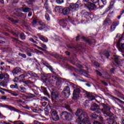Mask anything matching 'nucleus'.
I'll return each instance as SVG.
<instances>
[{"label": "nucleus", "mask_w": 124, "mask_h": 124, "mask_svg": "<svg viewBox=\"0 0 124 124\" xmlns=\"http://www.w3.org/2000/svg\"><path fill=\"white\" fill-rule=\"evenodd\" d=\"M76 115L78 117L76 122L77 124H88L90 122L88 114L82 109H78L76 112Z\"/></svg>", "instance_id": "f257e3e1"}, {"label": "nucleus", "mask_w": 124, "mask_h": 124, "mask_svg": "<svg viewBox=\"0 0 124 124\" xmlns=\"http://www.w3.org/2000/svg\"><path fill=\"white\" fill-rule=\"evenodd\" d=\"M103 108L102 109V111L104 115H107L108 117H112L113 113L110 112V108L107 105L104 104L103 105Z\"/></svg>", "instance_id": "f03ea898"}, {"label": "nucleus", "mask_w": 124, "mask_h": 124, "mask_svg": "<svg viewBox=\"0 0 124 124\" xmlns=\"http://www.w3.org/2000/svg\"><path fill=\"white\" fill-rule=\"evenodd\" d=\"M60 117L64 121H70L71 120V114L67 111L62 112Z\"/></svg>", "instance_id": "7ed1b4c3"}, {"label": "nucleus", "mask_w": 124, "mask_h": 124, "mask_svg": "<svg viewBox=\"0 0 124 124\" xmlns=\"http://www.w3.org/2000/svg\"><path fill=\"white\" fill-rule=\"evenodd\" d=\"M62 94L66 98H68L70 95V88L69 86H67L64 88L62 92Z\"/></svg>", "instance_id": "20e7f679"}, {"label": "nucleus", "mask_w": 124, "mask_h": 124, "mask_svg": "<svg viewBox=\"0 0 124 124\" xmlns=\"http://www.w3.org/2000/svg\"><path fill=\"white\" fill-rule=\"evenodd\" d=\"M50 114L51 115V118L53 121L57 122V121L60 120V117H59V115H58V112L55 110L52 109L50 111Z\"/></svg>", "instance_id": "39448f33"}, {"label": "nucleus", "mask_w": 124, "mask_h": 124, "mask_svg": "<svg viewBox=\"0 0 124 124\" xmlns=\"http://www.w3.org/2000/svg\"><path fill=\"white\" fill-rule=\"evenodd\" d=\"M80 93H81V89H80V88H78L75 89L73 92V99L75 100L78 99V98H79Z\"/></svg>", "instance_id": "423d86ee"}, {"label": "nucleus", "mask_w": 124, "mask_h": 124, "mask_svg": "<svg viewBox=\"0 0 124 124\" xmlns=\"http://www.w3.org/2000/svg\"><path fill=\"white\" fill-rule=\"evenodd\" d=\"M112 59L113 62H115V64H116V65L119 66L120 64H121V62L122 60H121L120 57L117 55H114L112 57Z\"/></svg>", "instance_id": "0eeeda50"}, {"label": "nucleus", "mask_w": 124, "mask_h": 124, "mask_svg": "<svg viewBox=\"0 0 124 124\" xmlns=\"http://www.w3.org/2000/svg\"><path fill=\"white\" fill-rule=\"evenodd\" d=\"M70 10L69 7H65L62 10V14L65 16H67L70 14Z\"/></svg>", "instance_id": "6e6552de"}, {"label": "nucleus", "mask_w": 124, "mask_h": 124, "mask_svg": "<svg viewBox=\"0 0 124 124\" xmlns=\"http://www.w3.org/2000/svg\"><path fill=\"white\" fill-rule=\"evenodd\" d=\"M87 8L90 10V11H92L96 9V6L95 4H93V3L88 2L87 3Z\"/></svg>", "instance_id": "1a4fd4ad"}, {"label": "nucleus", "mask_w": 124, "mask_h": 124, "mask_svg": "<svg viewBox=\"0 0 124 124\" xmlns=\"http://www.w3.org/2000/svg\"><path fill=\"white\" fill-rule=\"evenodd\" d=\"M37 35L39 37V39L43 42H45L46 43L48 42V38H47V37H44V36L41 35L40 33L37 34Z\"/></svg>", "instance_id": "9d476101"}, {"label": "nucleus", "mask_w": 124, "mask_h": 124, "mask_svg": "<svg viewBox=\"0 0 124 124\" xmlns=\"http://www.w3.org/2000/svg\"><path fill=\"white\" fill-rule=\"evenodd\" d=\"M91 109L92 111H96V112L100 111V108L96 104H94L91 106Z\"/></svg>", "instance_id": "9b49d317"}, {"label": "nucleus", "mask_w": 124, "mask_h": 124, "mask_svg": "<svg viewBox=\"0 0 124 124\" xmlns=\"http://www.w3.org/2000/svg\"><path fill=\"white\" fill-rule=\"evenodd\" d=\"M12 72L14 76H16L18 73H21V68L19 67L15 68Z\"/></svg>", "instance_id": "f8f14e48"}, {"label": "nucleus", "mask_w": 124, "mask_h": 124, "mask_svg": "<svg viewBox=\"0 0 124 124\" xmlns=\"http://www.w3.org/2000/svg\"><path fill=\"white\" fill-rule=\"evenodd\" d=\"M119 24L117 22V21H114L113 22L111 27H110V30L111 31H115V29H116V27L118 26Z\"/></svg>", "instance_id": "ddd939ff"}, {"label": "nucleus", "mask_w": 124, "mask_h": 124, "mask_svg": "<svg viewBox=\"0 0 124 124\" xmlns=\"http://www.w3.org/2000/svg\"><path fill=\"white\" fill-rule=\"evenodd\" d=\"M43 93H44L45 95H47V96H50V95L48 93V91H47V89L45 87H42L41 88Z\"/></svg>", "instance_id": "4468645a"}, {"label": "nucleus", "mask_w": 124, "mask_h": 124, "mask_svg": "<svg viewBox=\"0 0 124 124\" xmlns=\"http://www.w3.org/2000/svg\"><path fill=\"white\" fill-rule=\"evenodd\" d=\"M117 48H118L119 51H120V52H123V50H124V43L122 44L121 45L118 44Z\"/></svg>", "instance_id": "2eb2a0df"}, {"label": "nucleus", "mask_w": 124, "mask_h": 124, "mask_svg": "<svg viewBox=\"0 0 124 124\" xmlns=\"http://www.w3.org/2000/svg\"><path fill=\"white\" fill-rule=\"evenodd\" d=\"M111 24V20L109 18H106V20H104L103 25H105L106 26H109V25Z\"/></svg>", "instance_id": "dca6fc26"}, {"label": "nucleus", "mask_w": 124, "mask_h": 124, "mask_svg": "<svg viewBox=\"0 0 124 124\" xmlns=\"http://www.w3.org/2000/svg\"><path fill=\"white\" fill-rule=\"evenodd\" d=\"M87 96L88 98L91 101L93 100V99H94V96H93V94H92V93H88L87 94Z\"/></svg>", "instance_id": "f3484780"}, {"label": "nucleus", "mask_w": 124, "mask_h": 124, "mask_svg": "<svg viewBox=\"0 0 124 124\" xmlns=\"http://www.w3.org/2000/svg\"><path fill=\"white\" fill-rule=\"evenodd\" d=\"M27 95L25 96L26 98L28 99H31L34 97V95L31 93H27Z\"/></svg>", "instance_id": "a211bd4d"}, {"label": "nucleus", "mask_w": 124, "mask_h": 124, "mask_svg": "<svg viewBox=\"0 0 124 124\" xmlns=\"http://www.w3.org/2000/svg\"><path fill=\"white\" fill-rule=\"evenodd\" d=\"M62 84V80L61 79H58L56 82L57 87H60Z\"/></svg>", "instance_id": "6ab92c4d"}, {"label": "nucleus", "mask_w": 124, "mask_h": 124, "mask_svg": "<svg viewBox=\"0 0 124 124\" xmlns=\"http://www.w3.org/2000/svg\"><path fill=\"white\" fill-rule=\"evenodd\" d=\"M70 7L72 9H77L78 7H77V5H76L75 3H72L70 4Z\"/></svg>", "instance_id": "aec40b11"}, {"label": "nucleus", "mask_w": 124, "mask_h": 124, "mask_svg": "<svg viewBox=\"0 0 124 124\" xmlns=\"http://www.w3.org/2000/svg\"><path fill=\"white\" fill-rule=\"evenodd\" d=\"M52 96L53 98H55V99H58V97H59V93H56L53 92L52 93Z\"/></svg>", "instance_id": "412c9836"}, {"label": "nucleus", "mask_w": 124, "mask_h": 124, "mask_svg": "<svg viewBox=\"0 0 124 124\" xmlns=\"http://www.w3.org/2000/svg\"><path fill=\"white\" fill-rule=\"evenodd\" d=\"M63 106L66 108L67 110H70V106H69V105H68V103L67 102L63 104Z\"/></svg>", "instance_id": "4be33fe9"}, {"label": "nucleus", "mask_w": 124, "mask_h": 124, "mask_svg": "<svg viewBox=\"0 0 124 124\" xmlns=\"http://www.w3.org/2000/svg\"><path fill=\"white\" fill-rule=\"evenodd\" d=\"M31 10V9L29 8V7H25L23 8V9L22 10V12H24V13H27V12H30V11Z\"/></svg>", "instance_id": "5701e85b"}, {"label": "nucleus", "mask_w": 124, "mask_h": 124, "mask_svg": "<svg viewBox=\"0 0 124 124\" xmlns=\"http://www.w3.org/2000/svg\"><path fill=\"white\" fill-rule=\"evenodd\" d=\"M25 75H20L19 77H18V79H19V82H21L24 80H25Z\"/></svg>", "instance_id": "b1692460"}, {"label": "nucleus", "mask_w": 124, "mask_h": 124, "mask_svg": "<svg viewBox=\"0 0 124 124\" xmlns=\"http://www.w3.org/2000/svg\"><path fill=\"white\" fill-rule=\"evenodd\" d=\"M61 9H62V7L60 6H57L54 8V10L56 12H61Z\"/></svg>", "instance_id": "393cba45"}, {"label": "nucleus", "mask_w": 124, "mask_h": 124, "mask_svg": "<svg viewBox=\"0 0 124 124\" xmlns=\"http://www.w3.org/2000/svg\"><path fill=\"white\" fill-rule=\"evenodd\" d=\"M40 46L42 47V49H44V51H46L47 49V46L44 44L41 43Z\"/></svg>", "instance_id": "a878e982"}, {"label": "nucleus", "mask_w": 124, "mask_h": 124, "mask_svg": "<svg viewBox=\"0 0 124 124\" xmlns=\"http://www.w3.org/2000/svg\"><path fill=\"white\" fill-rule=\"evenodd\" d=\"M4 107H5L6 108H8L9 109H10V110H13V111H15V110H16V108L13 107H11L10 106L5 105Z\"/></svg>", "instance_id": "bb28decb"}, {"label": "nucleus", "mask_w": 124, "mask_h": 124, "mask_svg": "<svg viewBox=\"0 0 124 124\" xmlns=\"http://www.w3.org/2000/svg\"><path fill=\"white\" fill-rule=\"evenodd\" d=\"M8 20H9V21H11V22H12V23H13V24H16L17 23H18V21L17 20H14V19L10 17H8Z\"/></svg>", "instance_id": "cd10ccee"}, {"label": "nucleus", "mask_w": 124, "mask_h": 124, "mask_svg": "<svg viewBox=\"0 0 124 124\" xmlns=\"http://www.w3.org/2000/svg\"><path fill=\"white\" fill-rule=\"evenodd\" d=\"M22 82L24 84H25V85H27V86L29 85H31V80H30L23 81Z\"/></svg>", "instance_id": "c85d7f7f"}, {"label": "nucleus", "mask_w": 124, "mask_h": 124, "mask_svg": "<svg viewBox=\"0 0 124 124\" xmlns=\"http://www.w3.org/2000/svg\"><path fill=\"white\" fill-rule=\"evenodd\" d=\"M92 63L93 64H94L95 66L96 67H99V63H98V62H95V61L93 60L92 61Z\"/></svg>", "instance_id": "c756f323"}, {"label": "nucleus", "mask_w": 124, "mask_h": 124, "mask_svg": "<svg viewBox=\"0 0 124 124\" xmlns=\"http://www.w3.org/2000/svg\"><path fill=\"white\" fill-rule=\"evenodd\" d=\"M19 33L20 32L18 31H16L15 32L14 31L13 32V34H14V36H16V37H18Z\"/></svg>", "instance_id": "7c9ffc66"}, {"label": "nucleus", "mask_w": 124, "mask_h": 124, "mask_svg": "<svg viewBox=\"0 0 124 124\" xmlns=\"http://www.w3.org/2000/svg\"><path fill=\"white\" fill-rule=\"evenodd\" d=\"M18 84H17L16 83L15 85L12 84V85H10L11 89H18Z\"/></svg>", "instance_id": "2f4dec72"}, {"label": "nucleus", "mask_w": 124, "mask_h": 124, "mask_svg": "<svg viewBox=\"0 0 124 124\" xmlns=\"http://www.w3.org/2000/svg\"><path fill=\"white\" fill-rule=\"evenodd\" d=\"M104 56H105V57H106L107 59H108L109 56H110V54H109V52L108 51H105L104 52Z\"/></svg>", "instance_id": "473e14b6"}, {"label": "nucleus", "mask_w": 124, "mask_h": 124, "mask_svg": "<svg viewBox=\"0 0 124 124\" xmlns=\"http://www.w3.org/2000/svg\"><path fill=\"white\" fill-rule=\"evenodd\" d=\"M50 78H52V81H58V80L59 79V78H58V77L54 76H52Z\"/></svg>", "instance_id": "72a5a7b5"}, {"label": "nucleus", "mask_w": 124, "mask_h": 124, "mask_svg": "<svg viewBox=\"0 0 124 124\" xmlns=\"http://www.w3.org/2000/svg\"><path fill=\"white\" fill-rule=\"evenodd\" d=\"M0 86H1L2 87H5V86H6V82L1 81L0 82Z\"/></svg>", "instance_id": "f704fd0d"}, {"label": "nucleus", "mask_w": 124, "mask_h": 124, "mask_svg": "<svg viewBox=\"0 0 124 124\" xmlns=\"http://www.w3.org/2000/svg\"><path fill=\"white\" fill-rule=\"evenodd\" d=\"M18 56H20V57H22V58H24V59H26V58H27V55L23 53H19Z\"/></svg>", "instance_id": "c9c22d12"}, {"label": "nucleus", "mask_w": 124, "mask_h": 124, "mask_svg": "<svg viewBox=\"0 0 124 124\" xmlns=\"http://www.w3.org/2000/svg\"><path fill=\"white\" fill-rule=\"evenodd\" d=\"M20 38L21 39H22V40H24L25 39H26V36H25V34L24 33H21L20 34Z\"/></svg>", "instance_id": "e433bc0d"}, {"label": "nucleus", "mask_w": 124, "mask_h": 124, "mask_svg": "<svg viewBox=\"0 0 124 124\" xmlns=\"http://www.w3.org/2000/svg\"><path fill=\"white\" fill-rule=\"evenodd\" d=\"M36 24H37V21L36 19H33V21L32 22V25L33 26L35 27Z\"/></svg>", "instance_id": "4c0bfd02"}, {"label": "nucleus", "mask_w": 124, "mask_h": 124, "mask_svg": "<svg viewBox=\"0 0 124 124\" xmlns=\"http://www.w3.org/2000/svg\"><path fill=\"white\" fill-rule=\"evenodd\" d=\"M56 2L58 4H62V3H63V0H56Z\"/></svg>", "instance_id": "58836bf2"}, {"label": "nucleus", "mask_w": 124, "mask_h": 124, "mask_svg": "<svg viewBox=\"0 0 124 124\" xmlns=\"http://www.w3.org/2000/svg\"><path fill=\"white\" fill-rule=\"evenodd\" d=\"M39 24L40 26H41V27H45V23H44V22H43L42 21H39Z\"/></svg>", "instance_id": "ea45409f"}, {"label": "nucleus", "mask_w": 124, "mask_h": 124, "mask_svg": "<svg viewBox=\"0 0 124 124\" xmlns=\"http://www.w3.org/2000/svg\"><path fill=\"white\" fill-rule=\"evenodd\" d=\"M9 75H8L7 74H4V79H9Z\"/></svg>", "instance_id": "a19ab883"}, {"label": "nucleus", "mask_w": 124, "mask_h": 124, "mask_svg": "<svg viewBox=\"0 0 124 124\" xmlns=\"http://www.w3.org/2000/svg\"><path fill=\"white\" fill-rule=\"evenodd\" d=\"M14 82L15 83H17L18 81H19V78L15 77L13 79Z\"/></svg>", "instance_id": "79ce46f5"}, {"label": "nucleus", "mask_w": 124, "mask_h": 124, "mask_svg": "<svg viewBox=\"0 0 124 124\" xmlns=\"http://www.w3.org/2000/svg\"><path fill=\"white\" fill-rule=\"evenodd\" d=\"M33 1H34V0H29L28 1L27 3L28 5L32 4V2H33Z\"/></svg>", "instance_id": "37998d69"}, {"label": "nucleus", "mask_w": 124, "mask_h": 124, "mask_svg": "<svg viewBox=\"0 0 124 124\" xmlns=\"http://www.w3.org/2000/svg\"><path fill=\"white\" fill-rule=\"evenodd\" d=\"M19 89L21 90L22 93H24L26 91V88L25 87H19Z\"/></svg>", "instance_id": "c03bdc74"}, {"label": "nucleus", "mask_w": 124, "mask_h": 124, "mask_svg": "<svg viewBox=\"0 0 124 124\" xmlns=\"http://www.w3.org/2000/svg\"><path fill=\"white\" fill-rule=\"evenodd\" d=\"M42 100H45L46 101H48V98L45 96L41 97Z\"/></svg>", "instance_id": "a18cd8bd"}, {"label": "nucleus", "mask_w": 124, "mask_h": 124, "mask_svg": "<svg viewBox=\"0 0 124 124\" xmlns=\"http://www.w3.org/2000/svg\"><path fill=\"white\" fill-rule=\"evenodd\" d=\"M46 19L47 20V21H49L50 20V16H49V15L46 14L45 16Z\"/></svg>", "instance_id": "49530a36"}, {"label": "nucleus", "mask_w": 124, "mask_h": 124, "mask_svg": "<svg viewBox=\"0 0 124 124\" xmlns=\"http://www.w3.org/2000/svg\"><path fill=\"white\" fill-rule=\"evenodd\" d=\"M96 114H95V113H94L93 115H92L91 118H92V119H96Z\"/></svg>", "instance_id": "de8ad7c7"}, {"label": "nucleus", "mask_w": 124, "mask_h": 124, "mask_svg": "<svg viewBox=\"0 0 124 124\" xmlns=\"http://www.w3.org/2000/svg\"><path fill=\"white\" fill-rule=\"evenodd\" d=\"M2 79H4V75L3 74H0V80H2Z\"/></svg>", "instance_id": "09e8293b"}, {"label": "nucleus", "mask_w": 124, "mask_h": 124, "mask_svg": "<svg viewBox=\"0 0 124 124\" xmlns=\"http://www.w3.org/2000/svg\"><path fill=\"white\" fill-rule=\"evenodd\" d=\"M91 1L93 3H98L99 2V0H91Z\"/></svg>", "instance_id": "8fccbe9b"}, {"label": "nucleus", "mask_w": 124, "mask_h": 124, "mask_svg": "<svg viewBox=\"0 0 124 124\" xmlns=\"http://www.w3.org/2000/svg\"><path fill=\"white\" fill-rule=\"evenodd\" d=\"M84 40L87 42V43H89V44H92V43H91V40L86 39V38H84Z\"/></svg>", "instance_id": "3c124183"}, {"label": "nucleus", "mask_w": 124, "mask_h": 124, "mask_svg": "<svg viewBox=\"0 0 124 124\" xmlns=\"http://www.w3.org/2000/svg\"><path fill=\"white\" fill-rule=\"evenodd\" d=\"M115 99L116 100H118V101H119L120 102V103H122L123 104H124V102L121 100V99L118 98H115Z\"/></svg>", "instance_id": "603ef678"}, {"label": "nucleus", "mask_w": 124, "mask_h": 124, "mask_svg": "<svg viewBox=\"0 0 124 124\" xmlns=\"http://www.w3.org/2000/svg\"><path fill=\"white\" fill-rule=\"evenodd\" d=\"M75 4L77 5V7H79V6L81 4V2L78 0Z\"/></svg>", "instance_id": "864d4df0"}, {"label": "nucleus", "mask_w": 124, "mask_h": 124, "mask_svg": "<svg viewBox=\"0 0 124 124\" xmlns=\"http://www.w3.org/2000/svg\"><path fill=\"white\" fill-rule=\"evenodd\" d=\"M30 41H31V42H32L33 43H36V41H34L33 39L32 38H30L29 39Z\"/></svg>", "instance_id": "5fc2aeb1"}, {"label": "nucleus", "mask_w": 124, "mask_h": 124, "mask_svg": "<svg viewBox=\"0 0 124 124\" xmlns=\"http://www.w3.org/2000/svg\"><path fill=\"white\" fill-rule=\"evenodd\" d=\"M96 72H97V75H99V76H102V74L99 71L96 70Z\"/></svg>", "instance_id": "6e6d98bb"}, {"label": "nucleus", "mask_w": 124, "mask_h": 124, "mask_svg": "<svg viewBox=\"0 0 124 124\" xmlns=\"http://www.w3.org/2000/svg\"><path fill=\"white\" fill-rule=\"evenodd\" d=\"M107 121H108V123L109 124H111L112 122H113V120L110 118L108 119Z\"/></svg>", "instance_id": "4d7b16f0"}, {"label": "nucleus", "mask_w": 124, "mask_h": 124, "mask_svg": "<svg viewBox=\"0 0 124 124\" xmlns=\"http://www.w3.org/2000/svg\"><path fill=\"white\" fill-rule=\"evenodd\" d=\"M34 124H43V123H40V122H38V121H35L34 122Z\"/></svg>", "instance_id": "13d9d810"}, {"label": "nucleus", "mask_w": 124, "mask_h": 124, "mask_svg": "<svg viewBox=\"0 0 124 124\" xmlns=\"http://www.w3.org/2000/svg\"><path fill=\"white\" fill-rule=\"evenodd\" d=\"M102 3L103 4L105 5L106 3H107V0H101Z\"/></svg>", "instance_id": "bf43d9fd"}, {"label": "nucleus", "mask_w": 124, "mask_h": 124, "mask_svg": "<svg viewBox=\"0 0 124 124\" xmlns=\"http://www.w3.org/2000/svg\"><path fill=\"white\" fill-rule=\"evenodd\" d=\"M37 49H38L39 50H41V51H44V49L43 48H42V47L37 46Z\"/></svg>", "instance_id": "052dcab7"}, {"label": "nucleus", "mask_w": 124, "mask_h": 124, "mask_svg": "<svg viewBox=\"0 0 124 124\" xmlns=\"http://www.w3.org/2000/svg\"><path fill=\"white\" fill-rule=\"evenodd\" d=\"M13 95V96H18V95H19V94H16V92H14V93H13V95Z\"/></svg>", "instance_id": "680f3d73"}, {"label": "nucleus", "mask_w": 124, "mask_h": 124, "mask_svg": "<svg viewBox=\"0 0 124 124\" xmlns=\"http://www.w3.org/2000/svg\"><path fill=\"white\" fill-rule=\"evenodd\" d=\"M60 24H64V20L62 19L60 21Z\"/></svg>", "instance_id": "e2e57ef3"}, {"label": "nucleus", "mask_w": 124, "mask_h": 124, "mask_svg": "<svg viewBox=\"0 0 124 124\" xmlns=\"http://www.w3.org/2000/svg\"><path fill=\"white\" fill-rule=\"evenodd\" d=\"M115 70V69L114 68H112L110 70V73L112 74L113 73H114V71Z\"/></svg>", "instance_id": "0e129e2a"}, {"label": "nucleus", "mask_w": 124, "mask_h": 124, "mask_svg": "<svg viewBox=\"0 0 124 124\" xmlns=\"http://www.w3.org/2000/svg\"><path fill=\"white\" fill-rule=\"evenodd\" d=\"M84 15H87V16H89V15H90V13L88 12H85L84 13Z\"/></svg>", "instance_id": "69168bd1"}, {"label": "nucleus", "mask_w": 124, "mask_h": 124, "mask_svg": "<svg viewBox=\"0 0 124 124\" xmlns=\"http://www.w3.org/2000/svg\"><path fill=\"white\" fill-rule=\"evenodd\" d=\"M20 123V121H15L14 122V124H19Z\"/></svg>", "instance_id": "338daca9"}, {"label": "nucleus", "mask_w": 124, "mask_h": 124, "mask_svg": "<svg viewBox=\"0 0 124 124\" xmlns=\"http://www.w3.org/2000/svg\"><path fill=\"white\" fill-rule=\"evenodd\" d=\"M94 124H102L101 123H100V122H98V121H96V122H94L93 123Z\"/></svg>", "instance_id": "774afa93"}]
</instances>
